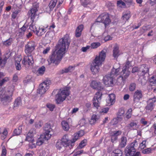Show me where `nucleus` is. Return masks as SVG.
<instances>
[{"label":"nucleus","mask_w":156,"mask_h":156,"mask_svg":"<svg viewBox=\"0 0 156 156\" xmlns=\"http://www.w3.org/2000/svg\"><path fill=\"white\" fill-rule=\"evenodd\" d=\"M93 101L94 106L97 109L98 108V107L100 106V101L93 99Z\"/></svg>","instance_id":"nucleus-44"},{"label":"nucleus","mask_w":156,"mask_h":156,"mask_svg":"<svg viewBox=\"0 0 156 156\" xmlns=\"http://www.w3.org/2000/svg\"><path fill=\"white\" fill-rule=\"evenodd\" d=\"M62 125L63 129L66 131H68L69 129V125L66 121H63L61 122Z\"/></svg>","instance_id":"nucleus-33"},{"label":"nucleus","mask_w":156,"mask_h":156,"mask_svg":"<svg viewBox=\"0 0 156 156\" xmlns=\"http://www.w3.org/2000/svg\"><path fill=\"white\" fill-rule=\"evenodd\" d=\"M63 146L62 142L60 140H58L56 142V147L58 149L60 150Z\"/></svg>","instance_id":"nucleus-43"},{"label":"nucleus","mask_w":156,"mask_h":156,"mask_svg":"<svg viewBox=\"0 0 156 156\" xmlns=\"http://www.w3.org/2000/svg\"><path fill=\"white\" fill-rule=\"evenodd\" d=\"M22 99L20 97H18L14 101L13 103V108L14 109L18 107L22 104Z\"/></svg>","instance_id":"nucleus-23"},{"label":"nucleus","mask_w":156,"mask_h":156,"mask_svg":"<svg viewBox=\"0 0 156 156\" xmlns=\"http://www.w3.org/2000/svg\"><path fill=\"white\" fill-rule=\"evenodd\" d=\"M146 140H143L142 141V143H141L140 144L139 146V148L141 149H143L146 147Z\"/></svg>","instance_id":"nucleus-57"},{"label":"nucleus","mask_w":156,"mask_h":156,"mask_svg":"<svg viewBox=\"0 0 156 156\" xmlns=\"http://www.w3.org/2000/svg\"><path fill=\"white\" fill-rule=\"evenodd\" d=\"M34 62V59L32 55L25 54L23 56L22 61V63L25 66L29 67L32 66Z\"/></svg>","instance_id":"nucleus-9"},{"label":"nucleus","mask_w":156,"mask_h":156,"mask_svg":"<svg viewBox=\"0 0 156 156\" xmlns=\"http://www.w3.org/2000/svg\"><path fill=\"white\" fill-rule=\"evenodd\" d=\"M13 40L12 38L10 37L8 39L2 42V44L4 45L6 47L11 45L13 42Z\"/></svg>","instance_id":"nucleus-30"},{"label":"nucleus","mask_w":156,"mask_h":156,"mask_svg":"<svg viewBox=\"0 0 156 156\" xmlns=\"http://www.w3.org/2000/svg\"><path fill=\"white\" fill-rule=\"evenodd\" d=\"M83 28L84 26L83 24L80 25L77 27L75 33V35L76 37H79L81 36Z\"/></svg>","instance_id":"nucleus-22"},{"label":"nucleus","mask_w":156,"mask_h":156,"mask_svg":"<svg viewBox=\"0 0 156 156\" xmlns=\"http://www.w3.org/2000/svg\"><path fill=\"white\" fill-rule=\"evenodd\" d=\"M142 152L144 154H148L151 153V149L150 148H148L143 150Z\"/></svg>","instance_id":"nucleus-60"},{"label":"nucleus","mask_w":156,"mask_h":156,"mask_svg":"<svg viewBox=\"0 0 156 156\" xmlns=\"http://www.w3.org/2000/svg\"><path fill=\"white\" fill-rule=\"evenodd\" d=\"M119 47L118 46L116 45L113 48V55L114 58L117 57L119 56Z\"/></svg>","instance_id":"nucleus-29"},{"label":"nucleus","mask_w":156,"mask_h":156,"mask_svg":"<svg viewBox=\"0 0 156 156\" xmlns=\"http://www.w3.org/2000/svg\"><path fill=\"white\" fill-rule=\"evenodd\" d=\"M96 21L103 23L106 28L111 22L109 14L107 13H104L100 14L96 19Z\"/></svg>","instance_id":"nucleus-6"},{"label":"nucleus","mask_w":156,"mask_h":156,"mask_svg":"<svg viewBox=\"0 0 156 156\" xmlns=\"http://www.w3.org/2000/svg\"><path fill=\"white\" fill-rule=\"evenodd\" d=\"M29 142V143L28 144V146L29 148L32 149L36 147V145L34 140H33Z\"/></svg>","instance_id":"nucleus-40"},{"label":"nucleus","mask_w":156,"mask_h":156,"mask_svg":"<svg viewBox=\"0 0 156 156\" xmlns=\"http://www.w3.org/2000/svg\"><path fill=\"white\" fill-rule=\"evenodd\" d=\"M149 68L148 66L144 64L142 65L140 68L139 72L142 76H144L147 73H149Z\"/></svg>","instance_id":"nucleus-19"},{"label":"nucleus","mask_w":156,"mask_h":156,"mask_svg":"<svg viewBox=\"0 0 156 156\" xmlns=\"http://www.w3.org/2000/svg\"><path fill=\"white\" fill-rule=\"evenodd\" d=\"M119 119H120V118H118L117 116L116 118L113 119L112 120V122H113V124H117L119 122Z\"/></svg>","instance_id":"nucleus-63"},{"label":"nucleus","mask_w":156,"mask_h":156,"mask_svg":"<svg viewBox=\"0 0 156 156\" xmlns=\"http://www.w3.org/2000/svg\"><path fill=\"white\" fill-rule=\"evenodd\" d=\"M81 4L84 7H86L87 5L91 3L89 0H80Z\"/></svg>","instance_id":"nucleus-47"},{"label":"nucleus","mask_w":156,"mask_h":156,"mask_svg":"<svg viewBox=\"0 0 156 156\" xmlns=\"http://www.w3.org/2000/svg\"><path fill=\"white\" fill-rule=\"evenodd\" d=\"M27 29V27L24 25H23L22 27L20 28L19 30L18 36L19 37H23L24 34V33Z\"/></svg>","instance_id":"nucleus-26"},{"label":"nucleus","mask_w":156,"mask_h":156,"mask_svg":"<svg viewBox=\"0 0 156 156\" xmlns=\"http://www.w3.org/2000/svg\"><path fill=\"white\" fill-rule=\"evenodd\" d=\"M132 110L131 108L128 110L126 114V119H128L131 117L132 114Z\"/></svg>","instance_id":"nucleus-46"},{"label":"nucleus","mask_w":156,"mask_h":156,"mask_svg":"<svg viewBox=\"0 0 156 156\" xmlns=\"http://www.w3.org/2000/svg\"><path fill=\"white\" fill-rule=\"evenodd\" d=\"M130 12L129 11L124 12L122 14V20L127 21L131 17Z\"/></svg>","instance_id":"nucleus-25"},{"label":"nucleus","mask_w":156,"mask_h":156,"mask_svg":"<svg viewBox=\"0 0 156 156\" xmlns=\"http://www.w3.org/2000/svg\"><path fill=\"white\" fill-rule=\"evenodd\" d=\"M9 80V78L7 77H5L2 80H0V87L2 86L5 83Z\"/></svg>","instance_id":"nucleus-50"},{"label":"nucleus","mask_w":156,"mask_h":156,"mask_svg":"<svg viewBox=\"0 0 156 156\" xmlns=\"http://www.w3.org/2000/svg\"><path fill=\"white\" fill-rule=\"evenodd\" d=\"M151 128L154 130V132L153 133V135H156V123H154L151 127Z\"/></svg>","instance_id":"nucleus-64"},{"label":"nucleus","mask_w":156,"mask_h":156,"mask_svg":"<svg viewBox=\"0 0 156 156\" xmlns=\"http://www.w3.org/2000/svg\"><path fill=\"white\" fill-rule=\"evenodd\" d=\"M44 129L45 131L44 138L45 140H48L51 138V132L52 129L51 128V125L49 123H46Z\"/></svg>","instance_id":"nucleus-14"},{"label":"nucleus","mask_w":156,"mask_h":156,"mask_svg":"<svg viewBox=\"0 0 156 156\" xmlns=\"http://www.w3.org/2000/svg\"><path fill=\"white\" fill-rule=\"evenodd\" d=\"M84 132L83 130H80L74 134L72 139L71 140V144H72L73 146H74L75 143L77 140H78V139L79 138V137L83 136L84 134Z\"/></svg>","instance_id":"nucleus-15"},{"label":"nucleus","mask_w":156,"mask_h":156,"mask_svg":"<svg viewBox=\"0 0 156 156\" xmlns=\"http://www.w3.org/2000/svg\"><path fill=\"white\" fill-rule=\"evenodd\" d=\"M129 129H135L138 128L137 122H133L129 123L128 126Z\"/></svg>","instance_id":"nucleus-34"},{"label":"nucleus","mask_w":156,"mask_h":156,"mask_svg":"<svg viewBox=\"0 0 156 156\" xmlns=\"http://www.w3.org/2000/svg\"><path fill=\"white\" fill-rule=\"evenodd\" d=\"M138 146L136 140H135L130 144L127 145L124 150V154L126 156H133L136 152L135 148Z\"/></svg>","instance_id":"nucleus-5"},{"label":"nucleus","mask_w":156,"mask_h":156,"mask_svg":"<svg viewBox=\"0 0 156 156\" xmlns=\"http://www.w3.org/2000/svg\"><path fill=\"white\" fill-rule=\"evenodd\" d=\"M60 140L62 142L63 146L65 147H69L70 148L73 147L72 144V140L69 139L68 134L64 135Z\"/></svg>","instance_id":"nucleus-11"},{"label":"nucleus","mask_w":156,"mask_h":156,"mask_svg":"<svg viewBox=\"0 0 156 156\" xmlns=\"http://www.w3.org/2000/svg\"><path fill=\"white\" fill-rule=\"evenodd\" d=\"M22 60V58L21 56L17 57L15 58V63H20V61Z\"/></svg>","instance_id":"nucleus-61"},{"label":"nucleus","mask_w":156,"mask_h":156,"mask_svg":"<svg viewBox=\"0 0 156 156\" xmlns=\"http://www.w3.org/2000/svg\"><path fill=\"white\" fill-rule=\"evenodd\" d=\"M122 132L121 130L114 131L110 133V137L112 142L114 143L118 138V136L121 134Z\"/></svg>","instance_id":"nucleus-17"},{"label":"nucleus","mask_w":156,"mask_h":156,"mask_svg":"<svg viewBox=\"0 0 156 156\" xmlns=\"http://www.w3.org/2000/svg\"><path fill=\"white\" fill-rule=\"evenodd\" d=\"M127 138L124 136H122L120 140L119 146L121 148L125 147L127 144Z\"/></svg>","instance_id":"nucleus-24"},{"label":"nucleus","mask_w":156,"mask_h":156,"mask_svg":"<svg viewBox=\"0 0 156 156\" xmlns=\"http://www.w3.org/2000/svg\"><path fill=\"white\" fill-rule=\"evenodd\" d=\"M102 94L100 92H97L95 94L93 99L100 101L101 99Z\"/></svg>","instance_id":"nucleus-41"},{"label":"nucleus","mask_w":156,"mask_h":156,"mask_svg":"<svg viewBox=\"0 0 156 156\" xmlns=\"http://www.w3.org/2000/svg\"><path fill=\"white\" fill-rule=\"evenodd\" d=\"M15 66L17 70H20L21 69V67L20 63H15Z\"/></svg>","instance_id":"nucleus-62"},{"label":"nucleus","mask_w":156,"mask_h":156,"mask_svg":"<svg viewBox=\"0 0 156 156\" xmlns=\"http://www.w3.org/2000/svg\"><path fill=\"white\" fill-rule=\"evenodd\" d=\"M19 12V10H16L13 12L11 15L12 19H15Z\"/></svg>","instance_id":"nucleus-56"},{"label":"nucleus","mask_w":156,"mask_h":156,"mask_svg":"<svg viewBox=\"0 0 156 156\" xmlns=\"http://www.w3.org/2000/svg\"><path fill=\"white\" fill-rule=\"evenodd\" d=\"M119 67L115 68L114 66L110 74L111 75V76H113V77L114 78V76H117L119 74Z\"/></svg>","instance_id":"nucleus-27"},{"label":"nucleus","mask_w":156,"mask_h":156,"mask_svg":"<svg viewBox=\"0 0 156 156\" xmlns=\"http://www.w3.org/2000/svg\"><path fill=\"white\" fill-rule=\"evenodd\" d=\"M38 9L36 7H33L30 9L28 13L29 17L31 20V23L30 26V29L38 36H41L43 35L46 31V29L48 28V25L45 27L41 28L39 27H37L35 26V22L37 20L35 19L37 16L36 14Z\"/></svg>","instance_id":"nucleus-2"},{"label":"nucleus","mask_w":156,"mask_h":156,"mask_svg":"<svg viewBox=\"0 0 156 156\" xmlns=\"http://www.w3.org/2000/svg\"><path fill=\"white\" fill-rule=\"evenodd\" d=\"M156 101V98L154 97L153 98H150L147 101V103L154 106V103Z\"/></svg>","instance_id":"nucleus-45"},{"label":"nucleus","mask_w":156,"mask_h":156,"mask_svg":"<svg viewBox=\"0 0 156 156\" xmlns=\"http://www.w3.org/2000/svg\"><path fill=\"white\" fill-rule=\"evenodd\" d=\"M122 151L120 150L119 149H115L112 152V156H122Z\"/></svg>","instance_id":"nucleus-32"},{"label":"nucleus","mask_w":156,"mask_h":156,"mask_svg":"<svg viewBox=\"0 0 156 156\" xmlns=\"http://www.w3.org/2000/svg\"><path fill=\"white\" fill-rule=\"evenodd\" d=\"M87 144V140L86 139L83 140H82L80 143L77 148L78 149H81L86 146Z\"/></svg>","instance_id":"nucleus-35"},{"label":"nucleus","mask_w":156,"mask_h":156,"mask_svg":"<svg viewBox=\"0 0 156 156\" xmlns=\"http://www.w3.org/2000/svg\"><path fill=\"white\" fill-rule=\"evenodd\" d=\"M142 97L143 95L142 91L140 90H137L135 91L133 94V101L135 103L139 102Z\"/></svg>","instance_id":"nucleus-16"},{"label":"nucleus","mask_w":156,"mask_h":156,"mask_svg":"<svg viewBox=\"0 0 156 156\" xmlns=\"http://www.w3.org/2000/svg\"><path fill=\"white\" fill-rule=\"evenodd\" d=\"M49 81H45L40 84L37 90V92L40 94H44L48 89L49 87Z\"/></svg>","instance_id":"nucleus-10"},{"label":"nucleus","mask_w":156,"mask_h":156,"mask_svg":"<svg viewBox=\"0 0 156 156\" xmlns=\"http://www.w3.org/2000/svg\"><path fill=\"white\" fill-rule=\"evenodd\" d=\"M149 82L152 85H156V75L151 76L150 78Z\"/></svg>","instance_id":"nucleus-39"},{"label":"nucleus","mask_w":156,"mask_h":156,"mask_svg":"<svg viewBox=\"0 0 156 156\" xmlns=\"http://www.w3.org/2000/svg\"><path fill=\"white\" fill-rule=\"evenodd\" d=\"M117 4L119 6H126L125 3L122 0H120L117 1Z\"/></svg>","instance_id":"nucleus-59"},{"label":"nucleus","mask_w":156,"mask_h":156,"mask_svg":"<svg viewBox=\"0 0 156 156\" xmlns=\"http://www.w3.org/2000/svg\"><path fill=\"white\" fill-rule=\"evenodd\" d=\"M7 151L6 149L5 146L2 147L1 156H6L7 154Z\"/></svg>","instance_id":"nucleus-51"},{"label":"nucleus","mask_w":156,"mask_h":156,"mask_svg":"<svg viewBox=\"0 0 156 156\" xmlns=\"http://www.w3.org/2000/svg\"><path fill=\"white\" fill-rule=\"evenodd\" d=\"M70 92L69 89L65 88L62 90H60L56 95V101L57 104H60L63 102L67 96L70 94Z\"/></svg>","instance_id":"nucleus-4"},{"label":"nucleus","mask_w":156,"mask_h":156,"mask_svg":"<svg viewBox=\"0 0 156 156\" xmlns=\"http://www.w3.org/2000/svg\"><path fill=\"white\" fill-rule=\"evenodd\" d=\"M45 70V68L44 66H42L39 68L37 72V75H42L44 73Z\"/></svg>","instance_id":"nucleus-36"},{"label":"nucleus","mask_w":156,"mask_h":156,"mask_svg":"<svg viewBox=\"0 0 156 156\" xmlns=\"http://www.w3.org/2000/svg\"><path fill=\"white\" fill-rule=\"evenodd\" d=\"M130 62L129 61H127L125 63V66L123 68V69L128 70V69L129 68V66H130Z\"/></svg>","instance_id":"nucleus-54"},{"label":"nucleus","mask_w":156,"mask_h":156,"mask_svg":"<svg viewBox=\"0 0 156 156\" xmlns=\"http://www.w3.org/2000/svg\"><path fill=\"white\" fill-rule=\"evenodd\" d=\"M37 44L36 43L33 41L28 42L24 47V52L26 55H32L33 52L35 49Z\"/></svg>","instance_id":"nucleus-7"},{"label":"nucleus","mask_w":156,"mask_h":156,"mask_svg":"<svg viewBox=\"0 0 156 156\" xmlns=\"http://www.w3.org/2000/svg\"><path fill=\"white\" fill-rule=\"evenodd\" d=\"M130 72L129 70L122 69L120 73V76L117 78V81L124 82L126 79L129 76Z\"/></svg>","instance_id":"nucleus-13"},{"label":"nucleus","mask_w":156,"mask_h":156,"mask_svg":"<svg viewBox=\"0 0 156 156\" xmlns=\"http://www.w3.org/2000/svg\"><path fill=\"white\" fill-rule=\"evenodd\" d=\"M43 139L42 140L41 138H39L37 140V142H35L36 145L40 146L44 142V140H46L44 138V136L43 137Z\"/></svg>","instance_id":"nucleus-48"},{"label":"nucleus","mask_w":156,"mask_h":156,"mask_svg":"<svg viewBox=\"0 0 156 156\" xmlns=\"http://www.w3.org/2000/svg\"><path fill=\"white\" fill-rule=\"evenodd\" d=\"M48 108H49L51 111H53L55 107V105L53 104H49L47 105Z\"/></svg>","instance_id":"nucleus-58"},{"label":"nucleus","mask_w":156,"mask_h":156,"mask_svg":"<svg viewBox=\"0 0 156 156\" xmlns=\"http://www.w3.org/2000/svg\"><path fill=\"white\" fill-rule=\"evenodd\" d=\"M22 129L21 127L20 126L14 129L13 133V136H18L20 135L22 132Z\"/></svg>","instance_id":"nucleus-37"},{"label":"nucleus","mask_w":156,"mask_h":156,"mask_svg":"<svg viewBox=\"0 0 156 156\" xmlns=\"http://www.w3.org/2000/svg\"><path fill=\"white\" fill-rule=\"evenodd\" d=\"M154 107L153 105L147 103V105L145 107V109L147 111H151L154 109Z\"/></svg>","instance_id":"nucleus-55"},{"label":"nucleus","mask_w":156,"mask_h":156,"mask_svg":"<svg viewBox=\"0 0 156 156\" xmlns=\"http://www.w3.org/2000/svg\"><path fill=\"white\" fill-rule=\"evenodd\" d=\"M103 81L107 87L112 86L113 84V77L110 74L105 75L104 77Z\"/></svg>","instance_id":"nucleus-12"},{"label":"nucleus","mask_w":156,"mask_h":156,"mask_svg":"<svg viewBox=\"0 0 156 156\" xmlns=\"http://www.w3.org/2000/svg\"><path fill=\"white\" fill-rule=\"evenodd\" d=\"M98 119L97 116L95 114H93L90 120V123L91 124H94Z\"/></svg>","instance_id":"nucleus-38"},{"label":"nucleus","mask_w":156,"mask_h":156,"mask_svg":"<svg viewBox=\"0 0 156 156\" xmlns=\"http://www.w3.org/2000/svg\"><path fill=\"white\" fill-rule=\"evenodd\" d=\"M106 57V53L102 50L99 53L98 56H97L93 60L91 65V70L93 74H97L99 70V66L101 65Z\"/></svg>","instance_id":"nucleus-3"},{"label":"nucleus","mask_w":156,"mask_h":156,"mask_svg":"<svg viewBox=\"0 0 156 156\" xmlns=\"http://www.w3.org/2000/svg\"><path fill=\"white\" fill-rule=\"evenodd\" d=\"M13 91L8 90L5 92L1 98V102L4 105L7 104L11 102L12 99Z\"/></svg>","instance_id":"nucleus-8"},{"label":"nucleus","mask_w":156,"mask_h":156,"mask_svg":"<svg viewBox=\"0 0 156 156\" xmlns=\"http://www.w3.org/2000/svg\"><path fill=\"white\" fill-rule=\"evenodd\" d=\"M125 113L124 110L123 108H119L117 114V117L121 119L123 117Z\"/></svg>","instance_id":"nucleus-31"},{"label":"nucleus","mask_w":156,"mask_h":156,"mask_svg":"<svg viewBox=\"0 0 156 156\" xmlns=\"http://www.w3.org/2000/svg\"><path fill=\"white\" fill-rule=\"evenodd\" d=\"M85 107L87 108L86 110V109H84V111L87 112L89 110H90L91 108V103L90 102H87L85 103Z\"/></svg>","instance_id":"nucleus-53"},{"label":"nucleus","mask_w":156,"mask_h":156,"mask_svg":"<svg viewBox=\"0 0 156 156\" xmlns=\"http://www.w3.org/2000/svg\"><path fill=\"white\" fill-rule=\"evenodd\" d=\"M101 45V44L99 42H93L90 44V48L92 49H95L98 48Z\"/></svg>","instance_id":"nucleus-42"},{"label":"nucleus","mask_w":156,"mask_h":156,"mask_svg":"<svg viewBox=\"0 0 156 156\" xmlns=\"http://www.w3.org/2000/svg\"><path fill=\"white\" fill-rule=\"evenodd\" d=\"M58 0H51L49 2L48 6L50 11H52L56 6Z\"/></svg>","instance_id":"nucleus-28"},{"label":"nucleus","mask_w":156,"mask_h":156,"mask_svg":"<svg viewBox=\"0 0 156 156\" xmlns=\"http://www.w3.org/2000/svg\"><path fill=\"white\" fill-rule=\"evenodd\" d=\"M43 125V122L42 121H40L38 122H36L35 124V127L37 128H40Z\"/></svg>","instance_id":"nucleus-49"},{"label":"nucleus","mask_w":156,"mask_h":156,"mask_svg":"<svg viewBox=\"0 0 156 156\" xmlns=\"http://www.w3.org/2000/svg\"><path fill=\"white\" fill-rule=\"evenodd\" d=\"M136 88V84L134 83H131L129 86V90L131 91H134Z\"/></svg>","instance_id":"nucleus-52"},{"label":"nucleus","mask_w":156,"mask_h":156,"mask_svg":"<svg viewBox=\"0 0 156 156\" xmlns=\"http://www.w3.org/2000/svg\"><path fill=\"white\" fill-rule=\"evenodd\" d=\"M70 42L69 35L66 34L59 40L58 45L56 46V49L52 52L51 55L49 56L48 62L58 64L65 55L66 48L69 47Z\"/></svg>","instance_id":"nucleus-1"},{"label":"nucleus","mask_w":156,"mask_h":156,"mask_svg":"<svg viewBox=\"0 0 156 156\" xmlns=\"http://www.w3.org/2000/svg\"><path fill=\"white\" fill-rule=\"evenodd\" d=\"M36 133V131L34 129H32L30 130L29 132L27 134L26 138V140L28 141H30L33 140L34 134Z\"/></svg>","instance_id":"nucleus-21"},{"label":"nucleus","mask_w":156,"mask_h":156,"mask_svg":"<svg viewBox=\"0 0 156 156\" xmlns=\"http://www.w3.org/2000/svg\"><path fill=\"white\" fill-rule=\"evenodd\" d=\"M90 86L94 89L101 90L103 88L101 86V83L100 82L96 81H92L90 84Z\"/></svg>","instance_id":"nucleus-18"},{"label":"nucleus","mask_w":156,"mask_h":156,"mask_svg":"<svg viewBox=\"0 0 156 156\" xmlns=\"http://www.w3.org/2000/svg\"><path fill=\"white\" fill-rule=\"evenodd\" d=\"M115 95L113 94H109L108 99L106 100L108 105H111L114 104L115 101Z\"/></svg>","instance_id":"nucleus-20"}]
</instances>
